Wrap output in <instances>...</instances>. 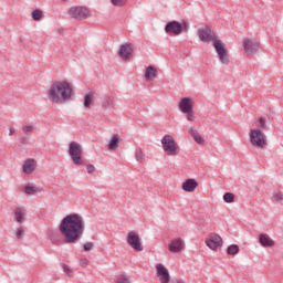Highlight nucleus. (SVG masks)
Instances as JSON below:
<instances>
[{
  "mask_svg": "<svg viewBox=\"0 0 283 283\" xmlns=\"http://www.w3.org/2000/svg\"><path fill=\"white\" fill-rule=\"evenodd\" d=\"M25 193H28V196H33V193H36L39 192V187L32 185V184H29L25 186V189H24Z\"/></svg>",
  "mask_w": 283,
  "mask_h": 283,
  "instance_id": "25",
  "label": "nucleus"
},
{
  "mask_svg": "<svg viewBox=\"0 0 283 283\" xmlns=\"http://www.w3.org/2000/svg\"><path fill=\"white\" fill-rule=\"evenodd\" d=\"M111 2L117 8H122V6H125V0H111Z\"/></svg>",
  "mask_w": 283,
  "mask_h": 283,
  "instance_id": "36",
  "label": "nucleus"
},
{
  "mask_svg": "<svg viewBox=\"0 0 283 283\" xmlns=\"http://www.w3.org/2000/svg\"><path fill=\"white\" fill-rule=\"evenodd\" d=\"M157 74H158V69H156L155 66H148V67H146L145 78L147 81H154V78H156Z\"/></svg>",
  "mask_w": 283,
  "mask_h": 283,
  "instance_id": "23",
  "label": "nucleus"
},
{
  "mask_svg": "<svg viewBox=\"0 0 283 283\" xmlns=\"http://www.w3.org/2000/svg\"><path fill=\"white\" fill-rule=\"evenodd\" d=\"M189 30V23L185 20L181 22L170 21L165 27V32L167 34H174L175 36H179L182 32H187Z\"/></svg>",
  "mask_w": 283,
  "mask_h": 283,
  "instance_id": "3",
  "label": "nucleus"
},
{
  "mask_svg": "<svg viewBox=\"0 0 283 283\" xmlns=\"http://www.w3.org/2000/svg\"><path fill=\"white\" fill-rule=\"evenodd\" d=\"M23 235H25V229H23V227L17 228L15 229V238L18 240H21V238H23Z\"/></svg>",
  "mask_w": 283,
  "mask_h": 283,
  "instance_id": "31",
  "label": "nucleus"
},
{
  "mask_svg": "<svg viewBox=\"0 0 283 283\" xmlns=\"http://www.w3.org/2000/svg\"><path fill=\"white\" fill-rule=\"evenodd\" d=\"M272 200H274V202H283V193L280 191L273 192Z\"/></svg>",
  "mask_w": 283,
  "mask_h": 283,
  "instance_id": "30",
  "label": "nucleus"
},
{
  "mask_svg": "<svg viewBox=\"0 0 283 283\" xmlns=\"http://www.w3.org/2000/svg\"><path fill=\"white\" fill-rule=\"evenodd\" d=\"M259 241L262 244V247H275V241H273V239H271V237H269V234L265 233H261L259 235Z\"/></svg>",
  "mask_w": 283,
  "mask_h": 283,
  "instance_id": "21",
  "label": "nucleus"
},
{
  "mask_svg": "<svg viewBox=\"0 0 283 283\" xmlns=\"http://www.w3.org/2000/svg\"><path fill=\"white\" fill-rule=\"evenodd\" d=\"M185 114L187 116V120H189L190 123H193V120H196V115H193V112H187Z\"/></svg>",
  "mask_w": 283,
  "mask_h": 283,
  "instance_id": "37",
  "label": "nucleus"
},
{
  "mask_svg": "<svg viewBox=\"0 0 283 283\" xmlns=\"http://www.w3.org/2000/svg\"><path fill=\"white\" fill-rule=\"evenodd\" d=\"M179 109L182 114L193 112V102L189 97H184L179 101Z\"/></svg>",
  "mask_w": 283,
  "mask_h": 283,
  "instance_id": "16",
  "label": "nucleus"
},
{
  "mask_svg": "<svg viewBox=\"0 0 283 283\" xmlns=\"http://www.w3.org/2000/svg\"><path fill=\"white\" fill-rule=\"evenodd\" d=\"M69 155L74 165H83V146L77 142H71L69 145Z\"/></svg>",
  "mask_w": 283,
  "mask_h": 283,
  "instance_id": "6",
  "label": "nucleus"
},
{
  "mask_svg": "<svg viewBox=\"0 0 283 283\" xmlns=\"http://www.w3.org/2000/svg\"><path fill=\"white\" fill-rule=\"evenodd\" d=\"M74 96V88L67 81H57L51 84L48 91V98L51 103L63 105L67 101H72Z\"/></svg>",
  "mask_w": 283,
  "mask_h": 283,
  "instance_id": "2",
  "label": "nucleus"
},
{
  "mask_svg": "<svg viewBox=\"0 0 283 283\" xmlns=\"http://www.w3.org/2000/svg\"><path fill=\"white\" fill-rule=\"evenodd\" d=\"M59 231L66 244H76L85 233V219L81 214H69L61 221Z\"/></svg>",
  "mask_w": 283,
  "mask_h": 283,
  "instance_id": "1",
  "label": "nucleus"
},
{
  "mask_svg": "<svg viewBox=\"0 0 283 283\" xmlns=\"http://www.w3.org/2000/svg\"><path fill=\"white\" fill-rule=\"evenodd\" d=\"M14 132H17L15 129H14V127H9V136H12V134H14Z\"/></svg>",
  "mask_w": 283,
  "mask_h": 283,
  "instance_id": "41",
  "label": "nucleus"
},
{
  "mask_svg": "<svg viewBox=\"0 0 283 283\" xmlns=\"http://www.w3.org/2000/svg\"><path fill=\"white\" fill-rule=\"evenodd\" d=\"M198 36H199V40L202 41L203 43H209V41H213L212 36H216V35L211 34V28L205 27L198 30Z\"/></svg>",
  "mask_w": 283,
  "mask_h": 283,
  "instance_id": "14",
  "label": "nucleus"
},
{
  "mask_svg": "<svg viewBox=\"0 0 283 283\" xmlns=\"http://www.w3.org/2000/svg\"><path fill=\"white\" fill-rule=\"evenodd\" d=\"M22 132H23L24 134H30V133L34 132V126H32V125L23 126V127H22Z\"/></svg>",
  "mask_w": 283,
  "mask_h": 283,
  "instance_id": "35",
  "label": "nucleus"
},
{
  "mask_svg": "<svg viewBox=\"0 0 283 283\" xmlns=\"http://www.w3.org/2000/svg\"><path fill=\"white\" fill-rule=\"evenodd\" d=\"M161 145L167 156H178V144L171 135H165L161 138Z\"/></svg>",
  "mask_w": 283,
  "mask_h": 283,
  "instance_id": "7",
  "label": "nucleus"
},
{
  "mask_svg": "<svg viewBox=\"0 0 283 283\" xmlns=\"http://www.w3.org/2000/svg\"><path fill=\"white\" fill-rule=\"evenodd\" d=\"M32 19L34 21H41L43 19V11L41 9H36L32 12Z\"/></svg>",
  "mask_w": 283,
  "mask_h": 283,
  "instance_id": "27",
  "label": "nucleus"
},
{
  "mask_svg": "<svg viewBox=\"0 0 283 283\" xmlns=\"http://www.w3.org/2000/svg\"><path fill=\"white\" fill-rule=\"evenodd\" d=\"M127 244L134 250V251H143V240L136 233V231H130L127 234Z\"/></svg>",
  "mask_w": 283,
  "mask_h": 283,
  "instance_id": "10",
  "label": "nucleus"
},
{
  "mask_svg": "<svg viewBox=\"0 0 283 283\" xmlns=\"http://www.w3.org/2000/svg\"><path fill=\"white\" fill-rule=\"evenodd\" d=\"M185 249V240L182 238H175L168 244V251L170 253H180Z\"/></svg>",
  "mask_w": 283,
  "mask_h": 283,
  "instance_id": "13",
  "label": "nucleus"
},
{
  "mask_svg": "<svg viewBox=\"0 0 283 283\" xmlns=\"http://www.w3.org/2000/svg\"><path fill=\"white\" fill-rule=\"evenodd\" d=\"M103 107H114V96H108L103 99Z\"/></svg>",
  "mask_w": 283,
  "mask_h": 283,
  "instance_id": "28",
  "label": "nucleus"
},
{
  "mask_svg": "<svg viewBox=\"0 0 283 283\" xmlns=\"http://www.w3.org/2000/svg\"><path fill=\"white\" fill-rule=\"evenodd\" d=\"M120 145V135L115 134L112 136L109 143H108V150L109 151H116Z\"/></svg>",
  "mask_w": 283,
  "mask_h": 283,
  "instance_id": "19",
  "label": "nucleus"
},
{
  "mask_svg": "<svg viewBox=\"0 0 283 283\" xmlns=\"http://www.w3.org/2000/svg\"><path fill=\"white\" fill-rule=\"evenodd\" d=\"M250 143L253 147L258 149H264L266 147V135L259 128L250 130Z\"/></svg>",
  "mask_w": 283,
  "mask_h": 283,
  "instance_id": "5",
  "label": "nucleus"
},
{
  "mask_svg": "<svg viewBox=\"0 0 283 283\" xmlns=\"http://www.w3.org/2000/svg\"><path fill=\"white\" fill-rule=\"evenodd\" d=\"M69 14L71 19H75L76 21H83V19H87L90 17V9L85 7H71L69 10Z\"/></svg>",
  "mask_w": 283,
  "mask_h": 283,
  "instance_id": "8",
  "label": "nucleus"
},
{
  "mask_svg": "<svg viewBox=\"0 0 283 283\" xmlns=\"http://www.w3.org/2000/svg\"><path fill=\"white\" fill-rule=\"evenodd\" d=\"M116 283H130L129 277L125 274H122L117 277Z\"/></svg>",
  "mask_w": 283,
  "mask_h": 283,
  "instance_id": "33",
  "label": "nucleus"
},
{
  "mask_svg": "<svg viewBox=\"0 0 283 283\" xmlns=\"http://www.w3.org/2000/svg\"><path fill=\"white\" fill-rule=\"evenodd\" d=\"M62 269L64 271V273L69 276V277H72V269H70V266H67V264L63 263L62 264Z\"/></svg>",
  "mask_w": 283,
  "mask_h": 283,
  "instance_id": "34",
  "label": "nucleus"
},
{
  "mask_svg": "<svg viewBox=\"0 0 283 283\" xmlns=\"http://www.w3.org/2000/svg\"><path fill=\"white\" fill-rule=\"evenodd\" d=\"M132 55V44L126 43L123 44L119 49V56L123 59V61H127L129 56Z\"/></svg>",
  "mask_w": 283,
  "mask_h": 283,
  "instance_id": "18",
  "label": "nucleus"
},
{
  "mask_svg": "<svg viewBox=\"0 0 283 283\" xmlns=\"http://www.w3.org/2000/svg\"><path fill=\"white\" fill-rule=\"evenodd\" d=\"M256 127H260V129H266V122L262 117L255 118Z\"/></svg>",
  "mask_w": 283,
  "mask_h": 283,
  "instance_id": "29",
  "label": "nucleus"
},
{
  "mask_svg": "<svg viewBox=\"0 0 283 283\" xmlns=\"http://www.w3.org/2000/svg\"><path fill=\"white\" fill-rule=\"evenodd\" d=\"M224 202L231 203L234 200V195L231 192H227L223 195Z\"/></svg>",
  "mask_w": 283,
  "mask_h": 283,
  "instance_id": "32",
  "label": "nucleus"
},
{
  "mask_svg": "<svg viewBox=\"0 0 283 283\" xmlns=\"http://www.w3.org/2000/svg\"><path fill=\"white\" fill-rule=\"evenodd\" d=\"M86 171L87 174H94V171H96V167H94V165H88L86 166Z\"/></svg>",
  "mask_w": 283,
  "mask_h": 283,
  "instance_id": "39",
  "label": "nucleus"
},
{
  "mask_svg": "<svg viewBox=\"0 0 283 283\" xmlns=\"http://www.w3.org/2000/svg\"><path fill=\"white\" fill-rule=\"evenodd\" d=\"M243 50L248 56H253L260 52V43L255 39L243 40Z\"/></svg>",
  "mask_w": 283,
  "mask_h": 283,
  "instance_id": "9",
  "label": "nucleus"
},
{
  "mask_svg": "<svg viewBox=\"0 0 283 283\" xmlns=\"http://www.w3.org/2000/svg\"><path fill=\"white\" fill-rule=\"evenodd\" d=\"M36 161L32 158L27 159L22 165V171L23 174H27V176H30V174H34L36 171Z\"/></svg>",
  "mask_w": 283,
  "mask_h": 283,
  "instance_id": "15",
  "label": "nucleus"
},
{
  "mask_svg": "<svg viewBox=\"0 0 283 283\" xmlns=\"http://www.w3.org/2000/svg\"><path fill=\"white\" fill-rule=\"evenodd\" d=\"M188 133L190 134V136H192L195 143H197L198 145H205V138L200 136V133H198L196 128L190 127Z\"/></svg>",
  "mask_w": 283,
  "mask_h": 283,
  "instance_id": "22",
  "label": "nucleus"
},
{
  "mask_svg": "<svg viewBox=\"0 0 283 283\" xmlns=\"http://www.w3.org/2000/svg\"><path fill=\"white\" fill-rule=\"evenodd\" d=\"M62 1L67 2V1H70V0H62Z\"/></svg>",
  "mask_w": 283,
  "mask_h": 283,
  "instance_id": "42",
  "label": "nucleus"
},
{
  "mask_svg": "<svg viewBox=\"0 0 283 283\" xmlns=\"http://www.w3.org/2000/svg\"><path fill=\"white\" fill-rule=\"evenodd\" d=\"M92 103H94V94L90 93L84 96V107L85 109H90L92 107Z\"/></svg>",
  "mask_w": 283,
  "mask_h": 283,
  "instance_id": "24",
  "label": "nucleus"
},
{
  "mask_svg": "<svg viewBox=\"0 0 283 283\" xmlns=\"http://www.w3.org/2000/svg\"><path fill=\"white\" fill-rule=\"evenodd\" d=\"M213 48L219 56V61L223 65H229V53H227V45L218 36H212Z\"/></svg>",
  "mask_w": 283,
  "mask_h": 283,
  "instance_id": "4",
  "label": "nucleus"
},
{
  "mask_svg": "<svg viewBox=\"0 0 283 283\" xmlns=\"http://www.w3.org/2000/svg\"><path fill=\"white\" fill-rule=\"evenodd\" d=\"M157 277L160 283H169L171 282V275L169 274V270H167L163 263L156 264Z\"/></svg>",
  "mask_w": 283,
  "mask_h": 283,
  "instance_id": "12",
  "label": "nucleus"
},
{
  "mask_svg": "<svg viewBox=\"0 0 283 283\" xmlns=\"http://www.w3.org/2000/svg\"><path fill=\"white\" fill-rule=\"evenodd\" d=\"M13 216H14L15 221L19 224H23V222H25L27 212H25V210L23 208H17L13 211Z\"/></svg>",
  "mask_w": 283,
  "mask_h": 283,
  "instance_id": "20",
  "label": "nucleus"
},
{
  "mask_svg": "<svg viewBox=\"0 0 283 283\" xmlns=\"http://www.w3.org/2000/svg\"><path fill=\"white\" fill-rule=\"evenodd\" d=\"M136 160H137L138 163H142V161H143V155H140V153H137V154H136Z\"/></svg>",
  "mask_w": 283,
  "mask_h": 283,
  "instance_id": "40",
  "label": "nucleus"
},
{
  "mask_svg": "<svg viewBox=\"0 0 283 283\" xmlns=\"http://www.w3.org/2000/svg\"><path fill=\"white\" fill-rule=\"evenodd\" d=\"M228 255H238L240 253V247L238 244H231L227 249Z\"/></svg>",
  "mask_w": 283,
  "mask_h": 283,
  "instance_id": "26",
  "label": "nucleus"
},
{
  "mask_svg": "<svg viewBox=\"0 0 283 283\" xmlns=\"http://www.w3.org/2000/svg\"><path fill=\"white\" fill-rule=\"evenodd\" d=\"M84 251H92L94 249V242H87L83 245Z\"/></svg>",
  "mask_w": 283,
  "mask_h": 283,
  "instance_id": "38",
  "label": "nucleus"
},
{
  "mask_svg": "<svg viewBox=\"0 0 283 283\" xmlns=\"http://www.w3.org/2000/svg\"><path fill=\"white\" fill-rule=\"evenodd\" d=\"M181 189H184L187 193H193V191L198 189V181H196V179H187L182 182Z\"/></svg>",
  "mask_w": 283,
  "mask_h": 283,
  "instance_id": "17",
  "label": "nucleus"
},
{
  "mask_svg": "<svg viewBox=\"0 0 283 283\" xmlns=\"http://www.w3.org/2000/svg\"><path fill=\"white\" fill-rule=\"evenodd\" d=\"M206 245L210 248L211 251H216L219 247H222V237L216 232L210 233L206 239Z\"/></svg>",
  "mask_w": 283,
  "mask_h": 283,
  "instance_id": "11",
  "label": "nucleus"
}]
</instances>
